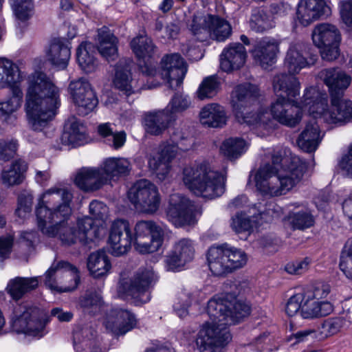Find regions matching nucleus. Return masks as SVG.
Returning <instances> with one entry per match:
<instances>
[{
    "label": "nucleus",
    "instance_id": "nucleus-10",
    "mask_svg": "<svg viewBox=\"0 0 352 352\" xmlns=\"http://www.w3.org/2000/svg\"><path fill=\"white\" fill-rule=\"evenodd\" d=\"M19 67L11 60L0 58V113L8 116L17 110L23 101V91L18 85Z\"/></svg>",
    "mask_w": 352,
    "mask_h": 352
},
{
    "label": "nucleus",
    "instance_id": "nucleus-34",
    "mask_svg": "<svg viewBox=\"0 0 352 352\" xmlns=\"http://www.w3.org/2000/svg\"><path fill=\"white\" fill-rule=\"evenodd\" d=\"M200 122L209 127H222L226 124V117L223 107L218 104L206 105L199 113Z\"/></svg>",
    "mask_w": 352,
    "mask_h": 352
},
{
    "label": "nucleus",
    "instance_id": "nucleus-12",
    "mask_svg": "<svg viewBox=\"0 0 352 352\" xmlns=\"http://www.w3.org/2000/svg\"><path fill=\"white\" fill-rule=\"evenodd\" d=\"M49 322L47 313L28 302L16 304L13 309L12 324L15 331L37 338L43 337Z\"/></svg>",
    "mask_w": 352,
    "mask_h": 352
},
{
    "label": "nucleus",
    "instance_id": "nucleus-13",
    "mask_svg": "<svg viewBox=\"0 0 352 352\" xmlns=\"http://www.w3.org/2000/svg\"><path fill=\"white\" fill-rule=\"evenodd\" d=\"M207 261L212 274L220 276L242 268L247 263L248 256L241 249L223 243L208 249Z\"/></svg>",
    "mask_w": 352,
    "mask_h": 352
},
{
    "label": "nucleus",
    "instance_id": "nucleus-11",
    "mask_svg": "<svg viewBox=\"0 0 352 352\" xmlns=\"http://www.w3.org/2000/svg\"><path fill=\"white\" fill-rule=\"evenodd\" d=\"M118 38L104 26L98 30L97 47L91 42H82L78 47L76 58L80 68L85 73H91L98 66V60L95 58L96 51L107 60H113L117 56Z\"/></svg>",
    "mask_w": 352,
    "mask_h": 352
},
{
    "label": "nucleus",
    "instance_id": "nucleus-22",
    "mask_svg": "<svg viewBox=\"0 0 352 352\" xmlns=\"http://www.w3.org/2000/svg\"><path fill=\"white\" fill-rule=\"evenodd\" d=\"M280 41L264 37L257 41L250 51L254 61L262 68L267 69L276 62Z\"/></svg>",
    "mask_w": 352,
    "mask_h": 352
},
{
    "label": "nucleus",
    "instance_id": "nucleus-59",
    "mask_svg": "<svg viewBox=\"0 0 352 352\" xmlns=\"http://www.w3.org/2000/svg\"><path fill=\"white\" fill-rule=\"evenodd\" d=\"M108 208L103 202L93 200L89 204V213L92 219L104 221L108 214Z\"/></svg>",
    "mask_w": 352,
    "mask_h": 352
},
{
    "label": "nucleus",
    "instance_id": "nucleus-48",
    "mask_svg": "<svg viewBox=\"0 0 352 352\" xmlns=\"http://www.w3.org/2000/svg\"><path fill=\"white\" fill-rule=\"evenodd\" d=\"M245 142L240 138H230L226 140L220 150L228 158L232 160L240 157L245 151Z\"/></svg>",
    "mask_w": 352,
    "mask_h": 352
},
{
    "label": "nucleus",
    "instance_id": "nucleus-41",
    "mask_svg": "<svg viewBox=\"0 0 352 352\" xmlns=\"http://www.w3.org/2000/svg\"><path fill=\"white\" fill-rule=\"evenodd\" d=\"M28 168L27 163L19 159L12 162L8 170H3L1 173V179L3 184L11 186L19 185L24 179V173Z\"/></svg>",
    "mask_w": 352,
    "mask_h": 352
},
{
    "label": "nucleus",
    "instance_id": "nucleus-47",
    "mask_svg": "<svg viewBox=\"0 0 352 352\" xmlns=\"http://www.w3.org/2000/svg\"><path fill=\"white\" fill-rule=\"evenodd\" d=\"M221 88V82L216 75L206 77L197 91L199 99L212 98L215 96Z\"/></svg>",
    "mask_w": 352,
    "mask_h": 352
},
{
    "label": "nucleus",
    "instance_id": "nucleus-24",
    "mask_svg": "<svg viewBox=\"0 0 352 352\" xmlns=\"http://www.w3.org/2000/svg\"><path fill=\"white\" fill-rule=\"evenodd\" d=\"M319 77L329 87L330 97L343 96L351 83V78L339 68H327L321 70Z\"/></svg>",
    "mask_w": 352,
    "mask_h": 352
},
{
    "label": "nucleus",
    "instance_id": "nucleus-35",
    "mask_svg": "<svg viewBox=\"0 0 352 352\" xmlns=\"http://www.w3.org/2000/svg\"><path fill=\"white\" fill-rule=\"evenodd\" d=\"M333 311L332 305L328 301H318L305 296L300 315L304 318H314L329 315Z\"/></svg>",
    "mask_w": 352,
    "mask_h": 352
},
{
    "label": "nucleus",
    "instance_id": "nucleus-28",
    "mask_svg": "<svg viewBox=\"0 0 352 352\" xmlns=\"http://www.w3.org/2000/svg\"><path fill=\"white\" fill-rule=\"evenodd\" d=\"M260 96L258 87L251 83L237 85L232 92V105L234 111L246 109L256 104Z\"/></svg>",
    "mask_w": 352,
    "mask_h": 352
},
{
    "label": "nucleus",
    "instance_id": "nucleus-36",
    "mask_svg": "<svg viewBox=\"0 0 352 352\" xmlns=\"http://www.w3.org/2000/svg\"><path fill=\"white\" fill-rule=\"evenodd\" d=\"M317 58V54H311L310 62H309L298 50L292 47L288 50L285 58V67L289 73V74H285L296 77L295 74H298L301 69L307 65H313Z\"/></svg>",
    "mask_w": 352,
    "mask_h": 352
},
{
    "label": "nucleus",
    "instance_id": "nucleus-45",
    "mask_svg": "<svg viewBox=\"0 0 352 352\" xmlns=\"http://www.w3.org/2000/svg\"><path fill=\"white\" fill-rule=\"evenodd\" d=\"M86 140L85 126L77 121L71 123L67 131L64 132L62 140L73 146L82 145Z\"/></svg>",
    "mask_w": 352,
    "mask_h": 352
},
{
    "label": "nucleus",
    "instance_id": "nucleus-6",
    "mask_svg": "<svg viewBox=\"0 0 352 352\" xmlns=\"http://www.w3.org/2000/svg\"><path fill=\"white\" fill-rule=\"evenodd\" d=\"M273 87L278 97L272 104L273 118L287 126H295L302 119V109L308 111L309 107L305 104V94L300 102L294 100L299 95L300 83L297 78L278 74L274 78Z\"/></svg>",
    "mask_w": 352,
    "mask_h": 352
},
{
    "label": "nucleus",
    "instance_id": "nucleus-7",
    "mask_svg": "<svg viewBox=\"0 0 352 352\" xmlns=\"http://www.w3.org/2000/svg\"><path fill=\"white\" fill-rule=\"evenodd\" d=\"M305 102L309 105L308 112L314 116H319L329 124H344L352 119V101L343 96L331 97V107L327 109V96L311 87L305 89Z\"/></svg>",
    "mask_w": 352,
    "mask_h": 352
},
{
    "label": "nucleus",
    "instance_id": "nucleus-18",
    "mask_svg": "<svg viewBox=\"0 0 352 352\" xmlns=\"http://www.w3.org/2000/svg\"><path fill=\"white\" fill-rule=\"evenodd\" d=\"M68 91L77 106L79 116H85L92 112L98 104V99L89 82L85 78L72 80Z\"/></svg>",
    "mask_w": 352,
    "mask_h": 352
},
{
    "label": "nucleus",
    "instance_id": "nucleus-54",
    "mask_svg": "<svg viewBox=\"0 0 352 352\" xmlns=\"http://www.w3.org/2000/svg\"><path fill=\"white\" fill-rule=\"evenodd\" d=\"M232 228L237 233L250 232L253 228L250 217L243 212H237L232 218Z\"/></svg>",
    "mask_w": 352,
    "mask_h": 352
},
{
    "label": "nucleus",
    "instance_id": "nucleus-19",
    "mask_svg": "<svg viewBox=\"0 0 352 352\" xmlns=\"http://www.w3.org/2000/svg\"><path fill=\"white\" fill-rule=\"evenodd\" d=\"M131 47L140 60L142 73L148 76H154L157 74L155 63L157 54L153 41L146 36H138L131 41Z\"/></svg>",
    "mask_w": 352,
    "mask_h": 352
},
{
    "label": "nucleus",
    "instance_id": "nucleus-5",
    "mask_svg": "<svg viewBox=\"0 0 352 352\" xmlns=\"http://www.w3.org/2000/svg\"><path fill=\"white\" fill-rule=\"evenodd\" d=\"M287 162L280 155H273L272 164L261 167L254 179L258 190L270 196L286 194L302 179L307 168L305 162L299 157H294L287 167Z\"/></svg>",
    "mask_w": 352,
    "mask_h": 352
},
{
    "label": "nucleus",
    "instance_id": "nucleus-60",
    "mask_svg": "<svg viewBox=\"0 0 352 352\" xmlns=\"http://www.w3.org/2000/svg\"><path fill=\"white\" fill-rule=\"evenodd\" d=\"M245 109L234 111L236 118L241 123H246L250 126H258L259 116L258 112L245 111Z\"/></svg>",
    "mask_w": 352,
    "mask_h": 352
},
{
    "label": "nucleus",
    "instance_id": "nucleus-51",
    "mask_svg": "<svg viewBox=\"0 0 352 352\" xmlns=\"http://www.w3.org/2000/svg\"><path fill=\"white\" fill-rule=\"evenodd\" d=\"M190 104L191 101L188 96L177 92L173 96L166 108H168L167 113H172L175 120V114L186 111L190 107Z\"/></svg>",
    "mask_w": 352,
    "mask_h": 352
},
{
    "label": "nucleus",
    "instance_id": "nucleus-30",
    "mask_svg": "<svg viewBox=\"0 0 352 352\" xmlns=\"http://www.w3.org/2000/svg\"><path fill=\"white\" fill-rule=\"evenodd\" d=\"M168 108L162 110L149 111L144 115V126L146 131L153 135H161L168 129L174 117L168 113Z\"/></svg>",
    "mask_w": 352,
    "mask_h": 352
},
{
    "label": "nucleus",
    "instance_id": "nucleus-53",
    "mask_svg": "<svg viewBox=\"0 0 352 352\" xmlns=\"http://www.w3.org/2000/svg\"><path fill=\"white\" fill-rule=\"evenodd\" d=\"M177 254L186 263L191 261L195 255V248L192 241L189 239H182L177 242L173 248Z\"/></svg>",
    "mask_w": 352,
    "mask_h": 352
},
{
    "label": "nucleus",
    "instance_id": "nucleus-15",
    "mask_svg": "<svg viewBox=\"0 0 352 352\" xmlns=\"http://www.w3.org/2000/svg\"><path fill=\"white\" fill-rule=\"evenodd\" d=\"M79 283L78 269L65 261L54 262L45 275V286L58 293L72 292Z\"/></svg>",
    "mask_w": 352,
    "mask_h": 352
},
{
    "label": "nucleus",
    "instance_id": "nucleus-46",
    "mask_svg": "<svg viewBox=\"0 0 352 352\" xmlns=\"http://www.w3.org/2000/svg\"><path fill=\"white\" fill-rule=\"evenodd\" d=\"M76 228L81 243H87L89 241H94L99 236V229L91 217H85L78 219Z\"/></svg>",
    "mask_w": 352,
    "mask_h": 352
},
{
    "label": "nucleus",
    "instance_id": "nucleus-23",
    "mask_svg": "<svg viewBox=\"0 0 352 352\" xmlns=\"http://www.w3.org/2000/svg\"><path fill=\"white\" fill-rule=\"evenodd\" d=\"M330 8L324 0H303L296 12L298 22L304 27L330 14Z\"/></svg>",
    "mask_w": 352,
    "mask_h": 352
},
{
    "label": "nucleus",
    "instance_id": "nucleus-49",
    "mask_svg": "<svg viewBox=\"0 0 352 352\" xmlns=\"http://www.w3.org/2000/svg\"><path fill=\"white\" fill-rule=\"evenodd\" d=\"M79 304L85 313L95 315L100 311L103 300L98 293L89 292L80 297Z\"/></svg>",
    "mask_w": 352,
    "mask_h": 352
},
{
    "label": "nucleus",
    "instance_id": "nucleus-3",
    "mask_svg": "<svg viewBox=\"0 0 352 352\" xmlns=\"http://www.w3.org/2000/svg\"><path fill=\"white\" fill-rule=\"evenodd\" d=\"M25 109L34 131L46 127L60 105L58 88L46 74L35 72L28 76Z\"/></svg>",
    "mask_w": 352,
    "mask_h": 352
},
{
    "label": "nucleus",
    "instance_id": "nucleus-16",
    "mask_svg": "<svg viewBox=\"0 0 352 352\" xmlns=\"http://www.w3.org/2000/svg\"><path fill=\"white\" fill-rule=\"evenodd\" d=\"M311 37L314 45L320 50L322 59L332 61L339 56L341 34L336 26L319 23L314 28Z\"/></svg>",
    "mask_w": 352,
    "mask_h": 352
},
{
    "label": "nucleus",
    "instance_id": "nucleus-4",
    "mask_svg": "<svg viewBox=\"0 0 352 352\" xmlns=\"http://www.w3.org/2000/svg\"><path fill=\"white\" fill-rule=\"evenodd\" d=\"M135 236H132L129 222L116 219L111 226L109 236V252L115 256L126 254L132 243L140 254H150L159 250L163 243L162 229L151 220H142L136 223Z\"/></svg>",
    "mask_w": 352,
    "mask_h": 352
},
{
    "label": "nucleus",
    "instance_id": "nucleus-14",
    "mask_svg": "<svg viewBox=\"0 0 352 352\" xmlns=\"http://www.w3.org/2000/svg\"><path fill=\"white\" fill-rule=\"evenodd\" d=\"M158 280V276L152 268L139 269L130 278L120 280L118 293L123 297H131L147 302L151 299L150 290Z\"/></svg>",
    "mask_w": 352,
    "mask_h": 352
},
{
    "label": "nucleus",
    "instance_id": "nucleus-56",
    "mask_svg": "<svg viewBox=\"0 0 352 352\" xmlns=\"http://www.w3.org/2000/svg\"><path fill=\"white\" fill-rule=\"evenodd\" d=\"M33 196L30 193H21L18 197V207L15 213L19 217L24 218L25 215L32 210Z\"/></svg>",
    "mask_w": 352,
    "mask_h": 352
},
{
    "label": "nucleus",
    "instance_id": "nucleus-26",
    "mask_svg": "<svg viewBox=\"0 0 352 352\" xmlns=\"http://www.w3.org/2000/svg\"><path fill=\"white\" fill-rule=\"evenodd\" d=\"M247 52L242 43H230L220 55V67L226 72L239 69L245 64Z\"/></svg>",
    "mask_w": 352,
    "mask_h": 352
},
{
    "label": "nucleus",
    "instance_id": "nucleus-38",
    "mask_svg": "<svg viewBox=\"0 0 352 352\" xmlns=\"http://www.w3.org/2000/svg\"><path fill=\"white\" fill-rule=\"evenodd\" d=\"M87 267L96 278L107 275L111 267L108 256L103 250L92 252L87 259Z\"/></svg>",
    "mask_w": 352,
    "mask_h": 352
},
{
    "label": "nucleus",
    "instance_id": "nucleus-1",
    "mask_svg": "<svg viewBox=\"0 0 352 352\" xmlns=\"http://www.w3.org/2000/svg\"><path fill=\"white\" fill-rule=\"evenodd\" d=\"M248 304L236 300V294H223L210 299L207 313L212 320L202 325L197 334L195 344L200 352H214L232 339L228 325L239 322L250 314Z\"/></svg>",
    "mask_w": 352,
    "mask_h": 352
},
{
    "label": "nucleus",
    "instance_id": "nucleus-55",
    "mask_svg": "<svg viewBox=\"0 0 352 352\" xmlns=\"http://www.w3.org/2000/svg\"><path fill=\"white\" fill-rule=\"evenodd\" d=\"M347 321L343 317L330 318L322 324V333L334 335L338 333L346 324Z\"/></svg>",
    "mask_w": 352,
    "mask_h": 352
},
{
    "label": "nucleus",
    "instance_id": "nucleus-21",
    "mask_svg": "<svg viewBox=\"0 0 352 352\" xmlns=\"http://www.w3.org/2000/svg\"><path fill=\"white\" fill-rule=\"evenodd\" d=\"M161 76L172 89L179 87L187 72L184 59L178 53L165 55L161 60Z\"/></svg>",
    "mask_w": 352,
    "mask_h": 352
},
{
    "label": "nucleus",
    "instance_id": "nucleus-8",
    "mask_svg": "<svg viewBox=\"0 0 352 352\" xmlns=\"http://www.w3.org/2000/svg\"><path fill=\"white\" fill-rule=\"evenodd\" d=\"M185 185L195 194L212 199L221 196L226 190V178L212 170L208 162H201L183 170Z\"/></svg>",
    "mask_w": 352,
    "mask_h": 352
},
{
    "label": "nucleus",
    "instance_id": "nucleus-37",
    "mask_svg": "<svg viewBox=\"0 0 352 352\" xmlns=\"http://www.w3.org/2000/svg\"><path fill=\"white\" fill-rule=\"evenodd\" d=\"M100 166L107 183L114 177L127 175L131 170V164L125 158L110 157Z\"/></svg>",
    "mask_w": 352,
    "mask_h": 352
},
{
    "label": "nucleus",
    "instance_id": "nucleus-25",
    "mask_svg": "<svg viewBox=\"0 0 352 352\" xmlns=\"http://www.w3.org/2000/svg\"><path fill=\"white\" fill-rule=\"evenodd\" d=\"M74 183L85 192L96 191L107 184L101 166L82 167L78 171Z\"/></svg>",
    "mask_w": 352,
    "mask_h": 352
},
{
    "label": "nucleus",
    "instance_id": "nucleus-64",
    "mask_svg": "<svg viewBox=\"0 0 352 352\" xmlns=\"http://www.w3.org/2000/svg\"><path fill=\"white\" fill-rule=\"evenodd\" d=\"M14 237L11 234L0 237V257L5 259L10 254L13 245Z\"/></svg>",
    "mask_w": 352,
    "mask_h": 352
},
{
    "label": "nucleus",
    "instance_id": "nucleus-58",
    "mask_svg": "<svg viewBox=\"0 0 352 352\" xmlns=\"http://www.w3.org/2000/svg\"><path fill=\"white\" fill-rule=\"evenodd\" d=\"M303 300L304 295L302 294H297L290 297L285 306V312L287 316L292 317L300 310L302 311Z\"/></svg>",
    "mask_w": 352,
    "mask_h": 352
},
{
    "label": "nucleus",
    "instance_id": "nucleus-32",
    "mask_svg": "<svg viewBox=\"0 0 352 352\" xmlns=\"http://www.w3.org/2000/svg\"><path fill=\"white\" fill-rule=\"evenodd\" d=\"M131 61L120 60L116 65L113 84L126 97L135 92L131 72Z\"/></svg>",
    "mask_w": 352,
    "mask_h": 352
},
{
    "label": "nucleus",
    "instance_id": "nucleus-52",
    "mask_svg": "<svg viewBox=\"0 0 352 352\" xmlns=\"http://www.w3.org/2000/svg\"><path fill=\"white\" fill-rule=\"evenodd\" d=\"M339 267L348 278L352 279V239L346 242L341 252Z\"/></svg>",
    "mask_w": 352,
    "mask_h": 352
},
{
    "label": "nucleus",
    "instance_id": "nucleus-42",
    "mask_svg": "<svg viewBox=\"0 0 352 352\" xmlns=\"http://www.w3.org/2000/svg\"><path fill=\"white\" fill-rule=\"evenodd\" d=\"M288 219L294 230H304L312 227L314 224V217L308 208L298 209L289 212Z\"/></svg>",
    "mask_w": 352,
    "mask_h": 352
},
{
    "label": "nucleus",
    "instance_id": "nucleus-40",
    "mask_svg": "<svg viewBox=\"0 0 352 352\" xmlns=\"http://www.w3.org/2000/svg\"><path fill=\"white\" fill-rule=\"evenodd\" d=\"M250 26L256 32L263 33L275 27V22L266 10L256 8L252 10Z\"/></svg>",
    "mask_w": 352,
    "mask_h": 352
},
{
    "label": "nucleus",
    "instance_id": "nucleus-50",
    "mask_svg": "<svg viewBox=\"0 0 352 352\" xmlns=\"http://www.w3.org/2000/svg\"><path fill=\"white\" fill-rule=\"evenodd\" d=\"M16 17L22 21L29 19L34 14L32 0H9Z\"/></svg>",
    "mask_w": 352,
    "mask_h": 352
},
{
    "label": "nucleus",
    "instance_id": "nucleus-27",
    "mask_svg": "<svg viewBox=\"0 0 352 352\" xmlns=\"http://www.w3.org/2000/svg\"><path fill=\"white\" fill-rule=\"evenodd\" d=\"M137 324L135 315L127 309L115 308L111 311L107 321V328L118 336L124 335Z\"/></svg>",
    "mask_w": 352,
    "mask_h": 352
},
{
    "label": "nucleus",
    "instance_id": "nucleus-33",
    "mask_svg": "<svg viewBox=\"0 0 352 352\" xmlns=\"http://www.w3.org/2000/svg\"><path fill=\"white\" fill-rule=\"evenodd\" d=\"M38 285L37 277L24 278L17 276L9 280L6 290L11 298L18 301L26 294L34 290Z\"/></svg>",
    "mask_w": 352,
    "mask_h": 352
},
{
    "label": "nucleus",
    "instance_id": "nucleus-39",
    "mask_svg": "<svg viewBox=\"0 0 352 352\" xmlns=\"http://www.w3.org/2000/svg\"><path fill=\"white\" fill-rule=\"evenodd\" d=\"M210 18V14L204 16L195 14L188 23V28L197 41L204 42L211 37Z\"/></svg>",
    "mask_w": 352,
    "mask_h": 352
},
{
    "label": "nucleus",
    "instance_id": "nucleus-63",
    "mask_svg": "<svg viewBox=\"0 0 352 352\" xmlns=\"http://www.w3.org/2000/svg\"><path fill=\"white\" fill-rule=\"evenodd\" d=\"M329 293L330 286L328 284L319 283L315 285L311 292L308 293L305 296H311L312 299L319 301V300L325 298Z\"/></svg>",
    "mask_w": 352,
    "mask_h": 352
},
{
    "label": "nucleus",
    "instance_id": "nucleus-57",
    "mask_svg": "<svg viewBox=\"0 0 352 352\" xmlns=\"http://www.w3.org/2000/svg\"><path fill=\"white\" fill-rule=\"evenodd\" d=\"M17 149L16 141H6L0 140V160L4 162L13 158Z\"/></svg>",
    "mask_w": 352,
    "mask_h": 352
},
{
    "label": "nucleus",
    "instance_id": "nucleus-20",
    "mask_svg": "<svg viewBox=\"0 0 352 352\" xmlns=\"http://www.w3.org/2000/svg\"><path fill=\"white\" fill-rule=\"evenodd\" d=\"M194 206L185 196L173 194L170 196L166 211L168 219L175 226L182 227L195 223Z\"/></svg>",
    "mask_w": 352,
    "mask_h": 352
},
{
    "label": "nucleus",
    "instance_id": "nucleus-29",
    "mask_svg": "<svg viewBox=\"0 0 352 352\" xmlns=\"http://www.w3.org/2000/svg\"><path fill=\"white\" fill-rule=\"evenodd\" d=\"M68 39L54 38L52 40L49 50L47 51V60L58 69L67 67L70 56L71 47Z\"/></svg>",
    "mask_w": 352,
    "mask_h": 352
},
{
    "label": "nucleus",
    "instance_id": "nucleus-2",
    "mask_svg": "<svg viewBox=\"0 0 352 352\" xmlns=\"http://www.w3.org/2000/svg\"><path fill=\"white\" fill-rule=\"evenodd\" d=\"M72 198L66 188H51L43 194L35 211L41 232L49 237L58 236L65 245L80 243L76 227L67 221L72 214Z\"/></svg>",
    "mask_w": 352,
    "mask_h": 352
},
{
    "label": "nucleus",
    "instance_id": "nucleus-43",
    "mask_svg": "<svg viewBox=\"0 0 352 352\" xmlns=\"http://www.w3.org/2000/svg\"><path fill=\"white\" fill-rule=\"evenodd\" d=\"M98 132L105 139V143L114 149L120 148L126 142V133L124 131L114 132L109 123L100 124L98 126Z\"/></svg>",
    "mask_w": 352,
    "mask_h": 352
},
{
    "label": "nucleus",
    "instance_id": "nucleus-31",
    "mask_svg": "<svg viewBox=\"0 0 352 352\" xmlns=\"http://www.w3.org/2000/svg\"><path fill=\"white\" fill-rule=\"evenodd\" d=\"M311 116L312 118L307 122L297 140L298 146L307 153L315 151L320 142L319 126L316 120L319 119V116Z\"/></svg>",
    "mask_w": 352,
    "mask_h": 352
},
{
    "label": "nucleus",
    "instance_id": "nucleus-61",
    "mask_svg": "<svg viewBox=\"0 0 352 352\" xmlns=\"http://www.w3.org/2000/svg\"><path fill=\"white\" fill-rule=\"evenodd\" d=\"M340 13L343 23L352 29V0L340 3Z\"/></svg>",
    "mask_w": 352,
    "mask_h": 352
},
{
    "label": "nucleus",
    "instance_id": "nucleus-62",
    "mask_svg": "<svg viewBox=\"0 0 352 352\" xmlns=\"http://www.w3.org/2000/svg\"><path fill=\"white\" fill-rule=\"evenodd\" d=\"M309 263L307 258L301 261L290 262L285 265V270L291 274H301L307 270Z\"/></svg>",
    "mask_w": 352,
    "mask_h": 352
},
{
    "label": "nucleus",
    "instance_id": "nucleus-17",
    "mask_svg": "<svg viewBox=\"0 0 352 352\" xmlns=\"http://www.w3.org/2000/svg\"><path fill=\"white\" fill-rule=\"evenodd\" d=\"M128 198L135 210L142 213L153 214L160 204L157 187L147 179L135 182L128 192Z\"/></svg>",
    "mask_w": 352,
    "mask_h": 352
},
{
    "label": "nucleus",
    "instance_id": "nucleus-44",
    "mask_svg": "<svg viewBox=\"0 0 352 352\" xmlns=\"http://www.w3.org/2000/svg\"><path fill=\"white\" fill-rule=\"evenodd\" d=\"M211 37L217 41H224L232 33L230 24L224 19L217 16L210 14Z\"/></svg>",
    "mask_w": 352,
    "mask_h": 352
},
{
    "label": "nucleus",
    "instance_id": "nucleus-9",
    "mask_svg": "<svg viewBox=\"0 0 352 352\" xmlns=\"http://www.w3.org/2000/svg\"><path fill=\"white\" fill-rule=\"evenodd\" d=\"M168 143L164 145L160 151L148 160V166L159 179H164L170 169V162L176 155L177 151H187L191 149L195 144L190 127L186 124L175 127L170 133Z\"/></svg>",
    "mask_w": 352,
    "mask_h": 352
}]
</instances>
